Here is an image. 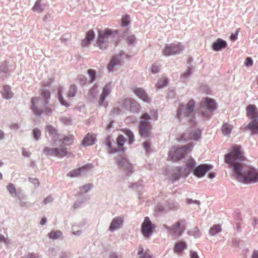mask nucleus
I'll use <instances>...</instances> for the list:
<instances>
[{
  "label": "nucleus",
  "mask_w": 258,
  "mask_h": 258,
  "mask_svg": "<svg viewBox=\"0 0 258 258\" xmlns=\"http://www.w3.org/2000/svg\"><path fill=\"white\" fill-rule=\"evenodd\" d=\"M164 227L167 229V230L173 234V236H179L181 234L182 229L179 222H176L171 226H168L165 225Z\"/></svg>",
  "instance_id": "obj_17"
},
{
  "label": "nucleus",
  "mask_w": 258,
  "mask_h": 258,
  "mask_svg": "<svg viewBox=\"0 0 258 258\" xmlns=\"http://www.w3.org/2000/svg\"><path fill=\"white\" fill-rule=\"evenodd\" d=\"M189 234L194 236L195 238H199L201 236L202 233L197 227H195L189 231Z\"/></svg>",
  "instance_id": "obj_36"
},
{
  "label": "nucleus",
  "mask_w": 258,
  "mask_h": 258,
  "mask_svg": "<svg viewBox=\"0 0 258 258\" xmlns=\"http://www.w3.org/2000/svg\"><path fill=\"white\" fill-rule=\"evenodd\" d=\"M58 97L59 101L61 105H64L65 106H69V104L67 103L63 99V98L60 93V91H59V92L58 93Z\"/></svg>",
  "instance_id": "obj_46"
},
{
  "label": "nucleus",
  "mask_w": 258,
  "mask_h": 258,
  "mask_svg": "<svg viewBox=\"0 0 258 258\" xmlns=\"http://www.w3.org/2000/svg\"><path fill=\"white\" fill-rule=\"evenodd\" d=\"M123 55H124V53L121 52L120 53L119 55H116L112 58L108 66V70L110 71L112 70L114 66L121 62L122 58L121 57Z\"/></svg>",
  "instance_id": "obj_21"
},
{
  "label": "nucleus",
  "mask_w": 258,
  "mask_h": 258,
  "mask_svg": "<svg viewBox=\"0 0 258 258\" xmlns=\"http://www.w3.org/2000/svg\"><path fill=\"white\" fill-rule=\"evenodd\" d=\"M233 128V126L227 123L223 124L221 131L222 134L225 136H229Z\"/></svg>",
  "instance_id": "obj_29"
},
{
  "label": "nucleus",
  "mask_w": 258,
  "mask_h": 258,
  "mask_svg": "<svg viewBox=\"0 0 258 258\" xmlns=\"http://www.w3.org/2000/svg\"><path fill=\"white\" fill-rule=\"evenodd\" d=\"M77 91L76 86L74 85H72L70 86L69 92H68V96L69 97H73L75 96L76 93Z\"/></svg>",
  "instance_id": "obj_39"
},
{
  "label": "nucleus",
  "mask_w": 258,
  "mask_h": 258,
  "mask_svg": "<svg viewBox=\"0 0 258 258\" xmlns=\"http://www.w3.org/2000/svg\"><path fill=\"white\" fill-rule=\"evenodd\" d=\"M118 165L126 173H132L133 171V165L125 157H119L118 159Z\"/></svg>",
  "instance_id": "obj_14"
},
{
  "label": "nucleus",
  "mask_w": 258,
  "mask_h": 258,
  "mask_svg": "<svg viewBox=\"0 0 258 258\" xmlns=\"http://www.w3.org/2000/svg\"><path fill=\"white\" fill-rule=\"evenodd\" d=\"M247 115L251 120L258 119V110L253 105H249L247 108Z\"/></svg>",
  "instance_id": "obj_20"
},
{
  "label": "nucleus",
  "mask_w": 258,
  "mask_h": 258,
  "mask_svg": "<svg viewBox=\"0 0 258 258\" xmlns=\"http://www.w3.org/2000/svg\"><path fill=\"white\" fill-rule=\"evenodd\" d=\"M193 146L192 145L188 144L181 148H178L174 151H172L169 154L170 159L173 161H176L181 159L187 152L191 150Z\"/></svg>",
  "instance_id": "obj_8"
},
{
  "label": "nucleus",
  "mask_w": 258,
  "mask_h": 258,
  "mask_svg": "<svg viewBox=\"0 0 258 258\" xmlns=\"http://www.w3.org/2000/svg\"><path fill=\"white\" fill-rule=\"evenodd\" d=\"M94 32L92 30H90L86 33L85 38L91 41L94 39Z\"/></svg>",
  "instance_id": "obj_45"
},
{
  "label": "nucleus",
  "mask_w": 258,
  "mask_h": 258,
  "mask_svg": "<svg viewBox=\"0 0 258 258\" xmlns=\"http://www.w3.org/2000/svg\"><path fill=\"white\" fill-rule=\"evenodd\" d=\"M117 34L111 29H107L100 31L98 33V38L97 46L101 50H104L108 46V41L113 40L114 37Z\"/></svg>",
  "instance_id": "obj_7"
},
{
  "label": "nucleus",
  "mask_w": 258,
  "mask_h": 258,
  "mask_svg": "<svg viewBox=\"0 0 258 258\" xmlns=\"http://www.w3.org/2000/svg\"><path fill=\"white\" fill-rule=\"evenodd\" d=\"M1 93L3 98L6 99H9L13 96V93L9 86H4Z\"/></svg>",
  "instance_id": "obj_24"
},
{
  "label": "nucleus",
  "mask_w": 258,
  "mask_h": 258,
  "mask_svg": "<svg viewBox=\"0 0 258 258\" xmlns=\"http://www.w3.org/2000/svg\"><path fill=\"white\" fill-rule=\"evenodd\" d=\"M124 139L122 135L118 137L116 140V143L119 147H122L124 143Z\"/></svg>",
  "instance_id": "obj_43"
},
{
  "label": "nucleus",
  "mask_w": 258,
  "mask_h": 258,
  "mask_svg": "<svg viewBox=\"0 0 258 258\" xmlns=\"http://www.w3.org/2000/svg\"><path fill=\"white\" fill-rule=\"evenodd\" d=\"M186 202L188 204H196L198 205H199L200 202L199 201H194L192 199H187Z\"/></svg>",
  "instance_id": "obj_56"
},
{
  "label": "nucleus",
  "mask_w": 258,
  "mask_h": 258,
  "mask_svg": "<svg viewBox=\"0 0 258 258\" xmlns=\"http://www.w3.org/2000/svg\"><path fill=\"white\" fill-rule=\"evenodd\" d=\"M187 247L186 242L180 241L177 242L174 247V251L176 253H181L183 250L185 249Z\"/></svg>",
  "instance_id": "obj_25"
},
{
  "label": "nucleus",
  "mask_w": 258,
  "mask_h": 258,
  "mask_svg": "<svg viewBox=\"0 0 258 258\" xmlns=\"http://www.w3.org/2000/svg\"><path fill=\"white\" fill-rule=\"evenodd\" d=\"M155 228V226L148 217H145L141 226V232L144 237H150Z\"/></svg>",
  "instance_id": "obj_11"
},
{
  "label": "nucleus",
  "mask_w": 258,
  "mask_h": 258,
  "mask_svg": "<svg viewBox=\"0 0 258 258\" xmlns=\"http://www.w3.org/2000/svg\"><path fill=\"white\" fill-rule=\"evenodd\" d=\"M225 159L226 163L231 166L233 176L238 181L244 183L258 182V169L252 167H245L240 163L244 160V157L239 147H233L232 152L225 155Z\"/></svg>",
  "instance_id": "obj_1"
},
{
  "label": "nucleus",
  "mask_w": 258,
  "mask_h": 258,
  "mask_svg": "<svg viewBox=\"0 0 258 258\" xmlns=\"http://www.w3.org/2000/svg\"><path fill=\"white\" fill-rule=\"evenodd\" d=\"M124 134L128 138L129 144H132L134 141V136L133 133L129 130H125Z\"/></svg>",
  "instance_id": "obj_38"
},
{
  "label": "nucleus",
  "mask_w": 258,
  "mask_h": 258,
  "mask_svg": "<svg viewBox=\"0 0 258 258\" xmlns=\"http://www.w3.org/2000/svg\"><path fill=\"white\" fill-rule=\"evenodd\" d=\"M221 227L220 225H215L212 226L209 230V233L211 236H215L221 231Z\"/></svg>",
  "instance_id": "obj_34"
},
{
  "label": "nucleus",
  "mask_w": 258,
  "mask_h": 258,
  "mask_svg": "<svg viewBox=\"0 0 258 258\" xmlns=\"http://www.w3.org/2000/svg\"><path fill=\"white\" fill-rule=\"evenodd\" d=\"M53 201V199L51 196H48L44 199L42 202L43 205H46L51 203Z\"/></svg>",
  "instance_id": "obj_47"
},
{
  "label": "nucleus",
  "mask_w": 258,
  "mask_h": 258,
  "mask_svg": "<svg viewBox=\"0 0 258 258\" xmlns=\"http://www.w3.org/2000/svg\"><path fill=\"white\" fill-rule=\"evenodd\" d=\"M190 258H199L198 253L194 250L189 251Z\"/></svg>",
  "instance_id": "obj_50"
},
{
  "label": "nucleus",
  "mask_w": 258,
  "mask_h": 258,
  "mask_svg": "<svg viewBox=\"0 0 258 258\" xmlns=\"http://www.w3.org/2000/svg\"><path fill=\"white\" fill-rule=\"evenodd\" d=\"M97 87H93L90 90L91 94L92 95H95V94L96 93V90Z\"/></svg>",
  "instance_id": "obj_61"
},
{
  "label": "nucleus",
  "mask_w": 258,
  "mask_h": 258,
  "mask_svg": "<svg viewBox=\"0 0 258 258\" xmlns=\"http://www.w3.org/2000/svg\"><path fill=\"white\" fill-rule=\"evenodd\" d=\"M135 36L134 35H130L127 37V41L130 44H132L135 41Z\"/></svg>",
  "instance_id": "obj_49"
},
{
  "label": "nucleus",
  "mask_w": 258,
  "mask_h": 258,
  "mask_svg": "<svg viewBox=\"0 0 258 258\" xmlns=\"http://www.w3.org/2000/svg\"><path fill=\"white\" fill-rule=\"evenodd\" d=\"M226 46L227 43L225 41L221 39H218L216 42L213 43L212 48L214 50L218 51L225 48Z\"/></svg>",
  "instance_id": "obj_22"
},
{
  "label": "nucleus",
  "mask_w": 258,
  "mask_h": 258,
  "mask_svg": "<svg viewBox=\"0 0 258 258\" xmlns=\"http://www.w3.org/2000/svg\"><path fill=\"white\" fill-rule=\"evenodd\" d=\"M201 136V131L199 129L194 130L190 133H186L183 134L178 140L181 141H186L192 139L197 140L199 139Z\"/></svg>",
  "instance_id": "obj_15"
},
{
  "label": "nucleus",
  "mask_w": 258,
  "mask_h": 258,
  "mask_svg": "<svg viewBox=\"0 0 258 258\" xmlns=\"http://www.w3.org/2000/svg\"><path fill=\"white\" fill-rule=\"evenodd\" d=\"M5 138V134L2 131L0 130V141L2 140Z\"/></svg>",
  "instance_id": "obj_63"
},
{
  "label": "nucleus",
  "mask_w": 258,
  "mask_h": 258,
  "mask_svg": "<svg viewBox=\"0 0 258 258\" xmlns=\"http://www.w3.org/2000/svg\"><path fill=\"white\" fill-rule=\"evenodd\" d=\"M91 41L85 38L82 41V44L84 47L87 46L90 44Z\"/></svg>",
  "instance_id": "obj_55"
},
{
  "label": "nucleus",
  "mask_w": 258,
  "mask_h": 258,
  "mask_svg": "<svg viewBox=\"0 0 258 258\" xmlns=\"http://www.w3.org/2000/svg\"><path fill=\"white\" fill-rule=\"evenodd\" d=\"M121 104L123 108L127 110L132 109L133 111L139 112L141 107L140 104L134 99L128 98L122 100Z\"/></svg>",
  "instance_id": "obj_13"
},
{
  "label": "nucleus",
  "mask_w": 258,
  "mask_h": 258,
  "mask_svg": "<svg viewBox=\"0 0 258 258\" xmlns=\"http://www.w3.org/2000/svg\"><path fill=\"white\" fill-rule=\"evenodd\" d=\"M74 141V137L72 135L66 137L63 139L60 136L57 141L58 146L60 148L46 147L43 150V153L47 155H50L58 158H61L67 155V151L65 147L66 145H70Z\"/></svg>",
  "instance_id": "obj_4"
},
{
  "label": "nucleus",
  "mask_w": 258,
  "mask_h": 258,
  "mask_svg": "<svg viewBox=\"0 0 258 258\" xmlns=\"http://www.w3.org/2000/svg\"><path fill=\"white\" fill-rule=\"evenodd\" d=\"M96 141V137L94 135L88 134L83 141V145L86 147L93 145Z\"/></svg>",
  "instance_id": "obj_23"
},
{
  "label": "nucleus",
  "mask_w": 258,
  "mask_h": 258,
  "mask_svg": "<svg viewBox=\"0 0 258 258\" xmlns=\"http://www.w3.org/2000/svg\"><path fill=\"white\" fill-rule=\"evenodd\" d=\"M150 70L153 74H156L160 71L159 66L156 63L153 64L151 67Z\"/></svg>",
  "instance_id": "obj_44"
},
{
  "label": "nucleus",
  "mask_w": 258,
  "mask_h": 258,
  "mask_svg": "<svg viewBox=\"0 0 258 258\" xmlns=\"http://www.w3.org/2000/svg\"><path fill=\"white\" fill-rule=\"evenodd\" d=\"M88 74L89 75L90 83H92L96 80V72L92 69H90L88 71Z\"/></svg>",
  "instance_id": "obj_37"
},
{
  "label": "nucleus",
  "mask_w": 258,
  "mask_h": 258,
  "mask_svg": "<svg viewBox=\"0 0 258 258\" xmlns=\"http://www.w3.org/2000/svg\"><path fill=\"white\" fill-rule=\"evenodd\" d=\"M237 32L235 34H232L230 36L231 40L234 41L237 39Z\"/></svg>",
  "instance_id": "obj_57"
},
{
  "label": "nucleus",
  "mask_w": 258,
  "mask_h": 258,
  "mask_svg": "<svg viewBox=\"0 0 258 258\" xmlns=\"http://www.w3.org/2000/svg\"><path fill=\"white\" fill-rule=\"evenodd\" d=\"M48 236L52 239H57L62 236V233L60 230H52L48 233Z\"/></svg>",
  "instance_id": "obj_33"
},
{
  "label": "nucleus",
  "mask_w": 258,
  "mask_h": 258,
  "mask_svg": "<svg viewBox=\"0 0 258 258\" xmlns=\"http://www.w3.org/2000/svg\"><path fill=\"white\" fill-rule=\"evenodd\" d=\"M46 223V219L45 218H43L41 220V221L40 222V224L41 225H44V224H45Z\"/></svg>",
  "instance_id": "obj_62"
},
{
  "label": "nucleus",
  "mask_w": 258,
  "mask_h": 258,
  "mask_svg": "<svg viewBox=\"0 0 258 258\" xmlns=\"http://www.w3.org/2000/svg\"><path fill=\"white\" fill-rule=\"evenodd\" d=\"M186 164V167L184 168L179 167L175 168H166L163 170V174L172 180H176L180 176H186L191 171L197 177H202L213 168V166L209 164H201L195 167V162L192 158L188 159Z\"/></svg>",
  "instance_id": "obj_2"
},
{
  "label": "nucleus",
  "mask_w": 258,
  "mask_h": 258,
  "mask_svg": "<svg viewBox=\"0 0 258 258\" xmlns=\"http://www.w3.org/2000/svg\"><path fill=\"white\" fill-rule=\"evenodd\" d=\"M111 92V86L110 85H106L104 86L102 93L100 96L99 104L100 106H105L106 102L105 101L106 98L109 95Z\"/></svg>",
  "instance_id": "obj_19"
},
{
  "label": "nucleus",
  "mask_w": 258,
  "mask_h": 258,
  "mask_svg": "<svg viewBox=\"0 0 258 258\" xmlns=\"http://www.w3.org/2000/svg\"><path fill=\"white\" fill-rule=\"evenodd\" d=\"M191 74V69H189L181 75V78L184 81L187 80L189 78Z\"/></svg>",
  "instance_id": "obj_42"
},
{
  "label": "nucleus",
  "mask_w": 258,
  "mask_h": 258,
  "mask_svg": "<svg viewBox=\"0 0 258 258\" xmlns=\"http://www.w3.org/2000/svg\"><path fill=\"white\" fill-rule=\"evenodd\" d=\"M201 107L204 111L202 110L203 114L205 116H208L212 112L217 109V105L215 101L211 98H205L201 102Z\"/></svg>",
  "instance_id": "obj_9"
},
{
  "label": "nucleus",
  "mask_w": 258,
  "mask_h": 258,
  "mask_svg": "<svg viewBox=\"0 0 258 258\" xmlns=\"http://www.w3.org/2000/svg\"><path fill=\"white\" fill-rule=\"evenodd\" d=\"M45 7V4L44 3H42L41 1L40 0H37L32 8V10L34 12L40 13L44 10Z\"/></svg>",
  "instance_id": "obj_27"
},
{
  "label": "nucleus",
  "mask_w": 258,
  "mask_h": 258,
  "mask_svg": "<svg viewBox=\"0 0 258 258\" xmlns=\"http://www.w3.org/2000/svg\"><path fill=\"white\" fill-rule=\"evenodd\" d=\"M208 177L210 179H213L215 177V174L213 172H211L209 174Z\"/></svg>",
  "instance_id": "obj_64"
},
{
  "label": "nucleus",
  "mask_w": 258,
  "mask_h": 258,
  "mask_svg": "<svg viewBox=\"0 0 258 258\" xmlns=\"http://www.w3.org/2000/svg\"><path fill=\"white\" fill-rule=\"evenodd\" d=\"M79 79H80V80L81 81V83L82 85H84L86 83V80L85 79V77L84 76H80L79 77Z\"/></svg>",
  "instance_id": "obj_59"
},
{
  "label": "nucleus",
  "mask_w": 258,
  "mask_h": 258,
  "mask_svg": "<svg viewBox=\"0 0 258 258\" xmlns=\"http://www.w3.org/2000/svg\"><path fill=\"white\" fill-rule=\"evenodd\" d=\"M50 99V93L48 91H43L41 95L32 99L31 109L34 114L40 115L42 112L49 113L51 109L47 106Z\"/></svg>",
  "instance_id": "obj_3"
},
{
  "label": "nucleus",
  "mask_w": 258,
  "mask_h": 258,
  "mask_svg": "<svg viewBox=\"0 0 258 258\" xmlns=\"http://www.w3.org/2000/svg\"><path fill=\"white\" fill-rule=\"evenodd\" d=\"M157 118L156 111H151L149 114L145 113L141 117L139 133L143 137H148L150 136V126L149 121L155 120Z\"/></svg>",
  "instance_id": "obj_6"
},
{
  "label": "nucleus",
  "mask_w": 258,
  "mask_h": 258,
  "mask_svg": "<svg viewBox=\"0 0 258 258\" xmlns=\"http://www.w3.org/2000/svg\"><path fill=\"white\" fill-rule=\"evenodd\" d=\"M195 104L194 101L191 100L186 105H180L175 114V118L183 122L192 121L195 114Z\"/></svg>",
  "instance_id": "obj_5"
},
{
  "label": "nucleus",
  "mask_w": 258,
  "mask_h": 258,
  "mask_svg": "<svg viewBox=\"0 0 258 258\" xmlns=\"http://www.w3.org/2000/svg\"><path fill=\"white\" fill-rule=\"evenodd\" d=\"M124 219L122 216H117L114 217L109 226V229L111 232L119 229L123 225Z\"/></svg>",
  "instance_id": "obj_16"
},
{
  "label": "nucleus",
  "mask_w": 258,
  "mask_h": 258,
  "mask_svg": "<svg viewBox=\"0 0 258 258\" xmlns=\"http://www.w3.org/2000/svg\"><path fill=\"white\" fill-rule=\"evenodd\" d=\"M138 254L139 258H153L150 251L148 249H144L141 246L138 248Z\"/></svg>",
  "instance_id": "obj_26"
},
{
  "label": "nucleus",
  "mask_w": 258,
  "mask_h": 258,
  "mask_svg": "<svg viewBox=\"0 0 258 258\" xmlns=\"http://www.w3.org/2000/svg\"><path fill=\"white\" fill-rule=\"evenodd\" d=\"M130 23V17L128 15H125L121 19V25L123 26H127Z\"/></svg>",
  "instance_id": "obj_40"
},
{
  "label": "nucleus",
  "mask_w": 258,
  "mask_h": 258,
  "mask_svg": "<svg viewBox=\"0 0 258 258\" xmlns=\"http://www.w3.org/2000/svg\"><path fill=\"white\" fill-rule=\"evenodd\" d=\"M168 79L165 77L159 79L156 84V87L158 89L163 88L167 86Z\"/></svg>",
  "instance_id": "obj_31"
},
{
  "label": "nucleus",
  "mask_w": 258,
  "mask_h": 258,
  "mask_svg": "<svg viewBox=\"0 0 258 258\" xmlns=\"http://www.w3.org/2000/svg\"><path fill=\"white\" fill-rule=\"evenodd\" d=\"M72 233H73V235L78 236H80L82 232L80 230L76 231L75 229V227L73 226V228H72Z\"/></svg>",
  "instance_id": "obj_52"
},
{
  "label": "nucleus",
  "mask_w": 258,
  "mask_h": 258,
  "mask_svg": "<svg viewBox=\"0 0 258 258\" xmlns=\"http://www.w3.org/2000/svg\"><path fill=\"white\" fill-rule=\"evenodd\" d=\"M33 135L36 141L39 140L41 135L40 130L37 128H34L33 131Z\"/></svg>",
  "instance_id": "obj_41"
},
{
  "label": "nucleus",
  "mask_w": 258,
  "mask_h": 258,
  "mask_svg": "<svg viewBox=\"0 0 258 258\" xmlns=\"http://www.w3.org/2000/svg\"><path fill=\"white\" fill-rule=\"evenodd\" d=\"M91 188V185L87 184L82 186V191L83 192H86L90 190Z\"/></svg>",
  "instance_id": "obj_53"
},
{
  "label": "nucleus",
  "mask_w": 258,
  "mask_h": 258,
  "mask_svg": "<svg viewBox=\"0 0 258 258\" xmlns=\"http://www.w3.org/2000/svg\"><path fill=\"white\" fill-rule=\"evenodd\" d=\"M7 191L10 195L13 198H16L17 196V189L14 185L12 183H9L6 186Z\"/></svg>",
  "instance_id": "obj_30"
},
{
  "label": "nucleus",
  "mask_w": 258,
  "mask_h": 258,
  "mask_svg": "<svg viewBox=\"0 0 258 258\" xmlns=\"http://www.w3.org/2000/svg\"><path fill=\"white\" fill-rule=\"evenodd\" d=\"M252 64H253V61H252V59L250 57H247L246 59V61H245L246 66H247V67H249V66H251L252 65Z\"/></svg>",
  "instance_id": "obj_54"
},
{
  "label": "nucleus",
  "mask_w": 258,
  "mask_h": 258,
  "mask_svg": "<svg viewBox=\"0 0 258 258\" xmlns=\"http://www.w3.org/2000/svg\"><path fill=\"white\" fill-rule=\"evenodd\" d=\"M106 145L107 146V149L108 152L110 153L121 151V150H116V149H114L112 147L111 143L109 137L107 138L106 140Z\"/></svg>",
  "instance_id": "obj_35"
},
{
  "label": "nucleus",
  "mask_w": 258,
  "mask_h": 258,
  "mask_svg": "<svg viewBox=\"0 0 258 258\" xmlns=\"http://www.w3.org/2000/svg\"><path fill=\"white\" fill-rule=\"evenodd\" d=\"M29 180L35 185H38V181L36 178H30Z\"/></svg>",
  "instance_id": "obj_58"
},
{
  "label": "nucleus",
  "mask_w": 258,
  "mask_h": 258,
  "mask_svg": "<svg viewBox=\"0 0 258 258\" xmlns=\"http://www.w3.org/2000/svg\"><path fill=\"white\" fill-rule=\"evenodd\" d=\"M134 93L144 102L149 103L151 101V98L143 89L141 88H135Z\"/></svg>",
  "instance_id": "obj_18"
},
{
  "label": "nucleus",
  "mask_w": 258,
  "mask_h": 258,
  "mask_svg": "<svg viewBox=\"0 0 258 258\" xmlns=\"http://www.w3.org/2000/svg\"><path fill=\"white\" fill-rule=\"evenodd\" d=\"M22 154L24 157L27 158L29 157L31 155V153L25 149H23Z\"/></svg>",
  "instance_id": "obj_51"
},
{
  "label": "nucleus",
  "mask_w": 258,
  "mask_h": 258,
  "mask_svg": "<svg viewBox=\"0 0 258 258\" xmlns=\"http://www.w3.org/2000/svg\"><path fill=\"white\" fill-rule=\"evenodd\" d=\"M87 166H83L81 168L74 169L68 173L67 175L71 177H75L79 176L82 172H83Z\"/></svg>",
  "instance_id": "obj_32"
},
{
  "label": "nucleus",
  "mask_w": 258,
  "mask_h": 258,
  "mask_svg": "<svg viewBox=\"0 0 258 258\" xmlns=\"http://www.w3.org/2000/svg\"><path fill=\"white\" fill-rule=\"evenodd\" d=\"M248 128L251 131L252 134H257L258 119L251 120L248 124Z\"/></svg>",
  "instance_id": "obj_28"
},
{
  "label": "nucleus",
  "mask_w": 258,
  "mask_h": 258,
  "mask_svg": "<svg viewBox=\"0 0 258 258\" xmlns=\"http://www.w3.org/2000/svg\"><path fill=\"white\" fill-rule=\"evenodd\" d=\"M251 258H258V250L253 251Z\"/></svg>",
  "instance_id": "obj_60"
},
{
  "label": "nucleus",
  "mask_w": 258,
  "mask_h": 258,
  "mask_svg": "<svg viewBox=\"0 0 258 258\" xmlns=\"http://www.w3.org/2000/svg\"><path fill=\"white\" fill-rule=\"evenodd\" d=\"M150 143L149 142L147 141L143 143V147L144 149L147 152H149L151 150L150 149Z\"/></svg>",
  "instance_id": "obj_48"
},
{
  "label": "nucleus",
  "mask_w": 258,
  "mask_h": 258,
  "mask_svg": "<svg viewBox=\"0 0 258 258\" xmlns=\"http://www.w3.org/2000/svg\"><path fill=\"white\" fill-rule=\"evenodd\" d=\"M184 49V46L178 43L177 44H166L162 49L164 55L170 56L180 53Z\"/></svg>",
  "instance_id": "obj_10"
},
{
  "label": "nucleus",
  "mask_w": 258,
  "mask_h": 258,
  "mask_svg": "<svg viewBox=\"0 0 258 258\" xmlns=\"http://www.w3.org/2000/svg\"><path fill=\"white\" fill-rule=\"evenodd\" d=\"M45 132L48 140L53 143L55 146H58L57 141L60 135L57 134V131L52 125H47L45 128Z\"/></svg>",
  "instance_id": "obj_12"
}]
</instances>
